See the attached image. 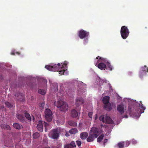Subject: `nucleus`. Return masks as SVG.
Segmentation results:
<instances>
[{"label": "nucleus", "mask_w": 148, "mask_h": 148, "mask_svg": "<svg viewBox=\"0 0 148 148\" xmlns=\"http://www.w3.org/2000/svg\"><path fill=\"white\" fill-rule=\"evenodd\" d=\"M145 109V107L143 105L141 101H140V103L132 102L129 104L128 110L130 114L133 116H139L141 114L144 112Z\"/></svg>", "instance_id": "f257e3e1"}, {"label": "nucleus", "mask_w": 148, "mask_h": 148, "mask_svg": "<svg viewBox=\"0 0 148 148\" xmlns=\"http://www.w3.org/2000/svg\"><path fill=\"white\" fill-rule=\"evenodd\" d=\"M89 136L88 137L87 140L88 142L93 141L95 138H97L103 131L102 130H99L97 128L92 127L91 128Z\"/></svg>", "instance_id": "f03ea898"}, {"label": "nucleus", "mask_w": 148, "mask_h": 148, "mask_svg": "<svg viewBox=\"0 0 148 148\" xmlns=\"http://www.w3.org/2000/svg\"><path fill=\"white\" fill-rule=\"evenodd\" d=\"M56 106L59 108L61 111H64L68 109V105L67 103L62 101H58Z\"/></svg>", "instance_id": "7ed1b4c3"}, {"label": "nucleus", "mask_w": 148, "mask_h": 148, "mask_svg": "<svg viewBox=\"0 0 148 148\" xmlns=\"http://www.w3.org/2000/svg\"><path fill=\"white\" fill-rule=\"evenodd\" d=\"M60 132L58 128L53 129L49 133V136L53 139H57L59 136Z\"/></svg>", "instance_id": "20e7f679"}, {"label": "nucleus", "mask_w": 148, "mask_h": 148, "mask_svg": "<svg viewBox=\"0 0 148 148\" xmlns=\"http://www.w3.org/2000/svg\"><path fill=\"white\" fill-rule=\"evenodd\" d=\"M45 68L48 70L50 71H57L62 68L60 64V63L56 64H52L51 65H47L45 66Z\"/></svg>", "instance_id": "39448f33"}, {"label": "nucleus", "mask_w": 148, "mask_h": 148, "mask_svg": "<svg viewBox=\"0 0 148 148\" xmlns=\"http://www.w3.org/2000/svg\"><path fill=\"white\" fill-rule=\"evenodd\" d=\"M129 32L127 27L123 26L121 28V36L123 39H125L129 35Z\"/></svg>", "instance_id": "423d86ee"}, {"label": "nucleus", "mask_w": 148, "mask_h": 148, "mask_svg": "<svg viewBox=\"0 0 148 148\" xmlns=\"http://www.w3.org/2000/svg\"><path fill=\"white\" fill-rule=\"evenodd\" d=\"M45 116L47 121L50 122L52 119V113L51 110L49 109H45Z\"/></svg>", "instance_id": "0eeeda50"}, {"label": "nucleus", "mask_w": 148, "mask_h": 148, "mask_svg": "<svg viewBox=\"0 0 148 148\" xmlns=\"http://www.w3.org/2000/svg\"><path fill=\"white\" fill-rule=\"evenodd\" d=\"M127 113L126 106L121 103V119L124 118H127L128 116Z\"/></svg>", "instance_id": "6e6552de"}, {"label": "nucleus", "mask_w": 148, "mask_h": 148, "mask_svg": "<svg viewBox=\"0 0 148 148\" xmlns=\"http://www.w3.org/2000/svg\"><path fill=\"white\" fill-rule=\"evenodd\" d=\"M89 35V32L83 29H81L79 32L78 36L81 39L87 37Z\"/></svg>", "instance_id": "1a4fd4ad"}, {"label": "nucleus", "mask_w": 148, "mask_h": 148, "mask_svg": "<svg viewBox=\"0 0 148 148\" xmlns=\"http://www.w3.org/2000/svg\"><path fill=\"white\" fill-rule=\"evenodd\" d=\"M76 147L74 141H72L70 143H66L64 146V148H74Z\"/></svg>", "instance_id": "9d476101"}, {"label": "nucleus", "mask_w": 148, "mask_h": 148, "mask_svg": "<svg viewBox=\"0 0 148 148\" xmlns=\"http://www.w3.org/2000/svg\"><path fill=\"white\" fill-rule=\"evenodd\" d=\"M37 128L39 131L42 132L43 131V122L42 121H39L37 125Z\"/></svg>", "instance_id": "9b49d317"}, {"label": "nucleus", "mask_w": 148, "mask_h": 148, "mask_svg": "<svg viewBox=\"0 0 148 148\" xmlns=\"http://www.w3.org/2000/svg\"><path fill=\"white\" fill-rule=\"evenodd\" d=\"M84 101L83 99L81 98H78L76 100L75 104L76 106H78L83 104Z\"/></svg>", "instance_id": "f8f14e48"}, {"label": "nucleus", "mask_w": 148, "mask_h": 148, "mask_svg": "<svg viewBox=\"0 0 148 148\" xmlns=\"http://www.w3.org/2000/svg\"><path fill=\"white\" fill-rule=\"evenodd\" d=\"M130 142L128 141H126L125 142L122 141L121 142V148H123L124 147H127L130 145Z\"/></svg>", "instance_id": "ddd939ff"}, {"label": "nucleus", "mask_w": 148, "mask_h": 148, "mask_svg": "<svg viewBox=\"0 0 148 148\" xmlns=\"http://www.w3.org/2000/svg\"><path fill=\"white\" fill-rule=\"evenodd\" d=\"M71 116L73 117H76L78 116V113L75 109H73L71 111Z\"/></svg>", "instance_id": "4468645a"}, {"label": "nucleus", "mask_w": 148, "mask_h": 148, "mask_svg": "<svg viewBox=\"0 0 148 148\" xmlns=\"http://www.w3.org/2000/svg\"><path fill=\"white\" fill-rule=\"evenodd\" d=\"M98 67L101 70L105 69L106 68V65L104 63L101 62L98 64Z\"/></svg>", "instance_id": "2eb2a0df"}, {"label": "nucleus", "mask_w": 148, "mask_h": 148, "mask_svg": "<svg viewBox=\"0 0 148 148\" xmlns=\"http://www.w3.org/2000/svg\"><path fill=\"white\" fill-rule=\"evenodd\" d=\"M104 108L108 111H110L112 108L111 104L109 103L104 104Z\"/></svg>", "instance_id": "dca6fc26"}, {"label": "nucleus", "mask_w": 148, "mask_h": 148, "mask_svg": "<svg viewBox=\"0 0 148 148\" xmlns=\"http://www.w3.org/2000/svg\"><path fill=\"white\" fill-rule=\"evenodd\" d=\"M110 97H109L106 96L104 97L103 99V102L105 104L109 103Z\"/></svg>", "instance_id": "f3484780"}, {"label": "nucleus", "mask_w": 148, "mask_h": 148, "mask_svg": "<svg viewBox=\"0 0 148 148\" xmlns=\"http://www.w3.org/2000/svg\"><path fill=\"white\" fill-rule=\"evenodd\" d=\"M105 123L108 124H112L113 123V121L109 116H106L105 118Z\"/></svg>", "instance_id": "a211bd4d"}, {"label": "nucleus", "mask_w": 148, "mask_h": 148, "mask_svg": "<svg viewBox=\"0 0 148 148\" xmlns=\"http://www.w3.org/2000/svg\"><path fill=\"white\" fill-rule=\"evenodd\" d=\"M88 136V133L84 132L81 133L80 135V138L82 140H85Z\"/></svg>", "instance_id": "6ab92c4d"}, {"label": "nucleus", "mask_w": 148, "mask_h": 148, "mask_svg": "<svg viewBox=\"0 0 148 148\" xmlns=\"http://www.w3.org/2000/svg\"><path fill=\"white\" fill-rule=\"evenodd\" d=\"M16 117L21 122H24L25 118L21 114H17Z\"/></svg>", "instance_id": "aec40b11"}, {"label": "nucleus", "mask_w": 148, "mask_h": 148, "mask_svg": "<svg viewBox=\"0 0 148 148\" xmlns=\"http://www.w3.org/2000/svg\"><path fill=\"white\" fill-rule=\"evenodd\" d=\"M104 62L106 63L107 66L108 67V68H106V69L111 71L113 69V67L112 66L110 63L108 62L106 59L105 60V62Z\"/></svg>", "instance_id": "412c9836"}, {"label": "nucleus", "mask_w": 148, "mask_h": 148, "mask_svg": "<svg viewBox=\"0 0 148 148\" xmlns=\"http://www.w3.org/2000/svg\"><path fill=\"white\" fill-rule=\"evenodd\" d=\"M14 127L16 129L19 130L22 127V126L16 123H14L13 125Z\"/></svg>", "instance_id": "4be33fe9"}, {"label": "nucleus", "mask_w": 148, "mask_h": 148, "mask_svg": "<svg viewBox=\"0 0 148 148\" xmlns=\"http://www.w3.org/2000/svg\"><path fill=\"white\" fill-rule=\"evenodd\" d=\"M68 123L69 125L72 126H75L77 125V123L73 121H68Z\"/></svg>", "instance_id": "5701e85b"}, {"label": "nucleus", "mask_w": 148, "mask_h": 148, "mask_svg": "<svg viewBox=\"0 0 148 148\" xmlns=\"http://www.w3.org/2000/svg\"><path fill=\"white\" fill-rule=\"evenodd\" d=\"M141 70L145 73L148 72V68L146 65H145L143 67H142L141 68Z\"/></svg>", "instance_id": "b1692460"}, {"label": "nucleus", "mask_w": 148, "mask_h": 148, "mask_svg": "<svg viewBox=\"0 0 148 148\" xmlns=\"http://www.w3.org/2000/svg\"><path fill=\"white\" fill-rule=\"evenodd\" d=\"M78 131L77 129L76 128L72 129L69 131V132L71 134H75Z\"/></svg>", "instance_id": "393cba45"}, {"label": "nucleus", "mask_w": 148, "mask_h": 148, "mask_svg": "<svg viewBox=\"0 0 148 148\" xmlns=\"http://www.w3.org/2000/svg\"><path fill=\"white\" fill-rule=\"evenodd\" d=\"M104 135L103 134H102L100 136L97 138V141L98 143L101 142L102 140Z\"/></svg>", "instance_id": "a878e982"}, {"label": "nucleus", "mask_w": 148, "mask_h": 148, "mask_svg": "<svg viewBox=\"0 0 148 148\" xmlns=\"http://www.w3.org/2000/svg\"><path fill=\"white\" fill-rule=\"evenodd\" d=\"M24 114L26 118L28 120L31 121V117L29 114L26 112H25Z\"/></svg>", "instance_id": "bb28decb"}, {"label": "nucleus", "mask_w": 148, "mask_h": 148, "mask_svg": "<svg viewBox=\"0 0 148 148\" xmlns=\"http://www.w3.org/2000/svg\"><path fill=\"white\" fill-rule=\"evenodd\" d=\"M38 93L42 95H45L46 92V91L45 90L43 89H39L38 91Z\"/></svg>", "instance_id": "cd10ccee"}, {"label": "nucleus", "mask_w": 148, "mask_h": 148, "mask_svg": "<svg viewBox=\"0 0 148 148\" xmlns=\"http://www.w3.org/2000/svg\"><path fill=\"white\" fill-rule=\"evenodd\" d=\"M40 136V134L38 132H36L34 134L33 138L36 139L38 138Z\"/></svg>", "instance_id": "c85d7f7f"}, {"label": "nucleus", "mask_w": 148, "mask_h": 148, "mask_svg": "<svg viewBox=\"0 0 148 148\" xmlns=\"http://www.w3.org/2000/svg\"><path fill=\"white\" fill-rule=\"evenodd\" d=\"M5 105L8 108H12L13 105H12L10 103L8 102H6L5 103Z\"/></svg>", "instance_id": "c756f323"}, {"label": "nucleus", "mask_w": 148, "mask_h": 148, "mask_svg": "<svg viewBox=\"0 0 148 148\" xmlns=\"http://www.w3.org/2000/svg\"><path fill=\"white\" fill-rule=\"evenodd\" d=\"M96 59H99L98 61L101 60V62H105V60L106 59L101 58L99 56L96 57Z\"/></svg>", "instance_id": "7c9ffc66"}, {"label": "nucleus", "mask_w": 148, "mask_h": 148, "mask_svg": "<svg viewBox=\"0 0 148 148\" xmlns=\"http://www.w3.org/2000/svg\"><path fill=\"white\" fill-rule=\"evenodd\" d=\"M99 119L102 121L103 123H105V118L103 115H101L99 117Z\"/></svg>", "instance_id": "2f4dec72"}, {"label": "nucleus", "mask_w": 148, "mask_h": 148, "mask_svg": "<svg viewBox=\"0 0 148 148\" xmlns=\"http://www.w3.org/2000/svg\"><path fill=\"white\" fill-rule=\"evenodd\" d=\"M76 143L77 145L79 147H80L81 144V142L80 140H77L76 141Z\"/></svg>", "instance_id": "473e14b6"}, {"label": "nucleus", "mask_w": 148, "mask_h": 148, "mask_svg": "<svg viewBox=\"0 0 148 148\" xmlns=\"http://www.w3.org/2000/svg\"><path fill=\"white\" fill-rule=\"evenodd\" d=\"M42 122H43V124L44 125L45 128L47 127L49 125L46 122H45L44 121H42Z\"/></svg>", "instance_id": "72a5a7b5"}, {"label": "nucleus", "mask_w": 148, "mask_h": 148, "mask_svg": "<svg viewBox=\"0 0 148 148\" xmlns=\"http://www.w3.org/2000/svg\"><path fill=\"white\" fill-rule=\"evenodd\" d=\"M59 70H58L57 71H58L59 72V74H60L61 75L63 74L64 72L65 71L64 70H63L61 71H59Z\"/></svg>", "instance_id": "f704fd0d"}, {"label": "nucleus", "mask_w": 148, "mask_h": 148, "mask_svg": "<svg viewBox=\"0 0 148 148\" xmlns=\"http://www.w3.org/2000/svg\"><path fill=\"white\" fill-rule=\"evenodd\" d=\"M92 113L91 112H89L88 113V116L90 118H92Z\"/></svg>", "instance_id": "c9c22d12"}, {"label": "nucleus", "mask_w": 148, "mask_h": 148, "mask_svg": "<svg viewBox=\"0 0 148 148\" xmlns=\"http://www.w3.org/2000/svg\"><path fill=\"white\" fill-rule=\"evenodd\" d=\"M21 97L22 98V99H21V98H20V99H19V98H17V100H19V101H23V98H24V96L23 95H21Z\"/></svg>", "instance_id": "e433bc0d"}, {"label": "nucleus", "mask_w": 148, "mask_h": 148, "mask_svg": "<svg viewBox=\"0 0 148 148\" xmlns=\"http://www.w3.org/2000/svg\"><path fill=\"white\" fill-rule=\"evenodd\" d=\"M5 127L8 130H10L11 129V128L10 126L8 125H5Z\"/></svg>", "instance_id": "4c0bfd02"}, {"label": "nucleus", "mask_w": 148, "mask_h": 148, "mask_svg": "<svg viewBox=\"0 0 148 148\" xmlns=\"http://www.w3.org/2000/svg\"><path fill=\"white\" fill-rule=\"evenodd\" d=\"M117 110L119 112H120V105H119L117 106Z\"/></svg>", "instance_id": "58836bf2"}, {"label": "nucleus", "mask_w": 148, "mask_h": 148, "mask_svg": "<svg viewBox=\"0 0 148 148\" xmlns=\"http://www.w3.org/2000/svg\"><path fill=\"white\" fill-rule=\"evenodd\" d=\"M116 147H118L119 148H120V142L118 144L116 145Z\"/></svg>", "instance_id": "ea45409f"}, {"label": "nucleus", "mask_w": 148, "mask_h": 148, "mask_svg": "<svg viewBox=\"0 0 148 148\" xmlns=\"http://www.w3.org/2000/svg\"><path fill=\"white\" fill-rule=\"evenodd\" d=\"M1 127L2 129L5 128V125L4 124H2L1 125Z\"/></svg>", "instance_id": "a19ab883"}, {"label": "nucleus", "mask_w": 148, "mask_h": 148, "mask_svg": "<svg viewBox=\"0 0 148 148\" xmlns=\"http://www.w3.org/2000/svg\"><path fill=\"white\" fill-rule=\"evenodd\" d=\"M108 140L107 139H105L104 140V141L103 143V144L104 145H105V144L106 143H107V142H108Z\"/></svg>", "instance_id": "79ce46f5"}, {"label": "nucleus", "mask_w": 148, "mask_h": 148, "mask_svg": "<svg viewBox=\"0 0 148 148\" xmlns=\"http://www.w3.org/2000/svg\"><path fill=\"white\" fill-rule=\"evenodd\" d=\"M66 62H65L62 65V67H64V66H66L67 65Z\"/></svg>", "instance_id": "37998d69"}, {"label": "nucleus", "mask_w": 148, "mask_h": 148, "mask_svg": "<svg viewBox=\"0 0 148 148\" xmlns=\"http://www.w3.org/2000/svg\"><path fill=\"white\" fill-rule=\"evenodd\" d=\"M45 105V103H42L41 104V107L42 108H43Z\"/></svg>", "instance_id": "c03bdc74"}, {"label": "nucleus", "mask_w": 148, "mask_h": 148, "mask_svg": "<svg viewBox=\"0 0 148 148\" xmlns=\"http://www.w3.org/2000/svg\"><path fill=\"white\" fill-rule=\"evenodd\" d=\"M97 114H96L95 115V120H96L97 119Z\"/></svg>", "instance_id": "a18cd8bd"}, {"label": "nucleus", "mask_w": 148, "mask_h": 148, "mask_svg": "<svg viewBox=\"0 0 148 148\" xmlns=\"http://www.w3.org/2000/svg\"><path fill=\"white\" fill-rule=\"evenodd\" d=\"M65 135L66 136H69V133H66Z\"/></svg>", "instance_id": "49530a36"}, {"label": "nucleus", "mask_w": 148, "mask_h": 148, "mask_svg": "<svg viewBox=\"0 0 148 148\" xmlns=\"http://www.w3.org/2000/svg\"><path fill=\"white\" fill-rule=\"evenodd\" d=\"M11 54L12 55H15V53L13 52L11 53Z\"/></svg>", "instance_id": "de8ad7c7"}, {"label": "nucleus", "mask_w": 148, "mask_h": 148, "mask_svg": "<svg viewBox=\"0 0 148 148\" xmlns=\"http://www.w3.org/2000/svg\"><path fill=\"white\" fill-rule=\"evenodd\" d=\"M47 128H45V131L46 132L47 131Z\"/></svg>", "instance_id": "09e8293b"}, {"label": "nucleus", "mask_w": 148, "mask_h": 148, "mask_svg": "<svg viewBox=\"0 0 148 148\" xmlns=\"http://www.w3.org/2000/svg\"><path fill=\"white\" fill-rule=\"evenodd\" d=\"M117 95L118 96V99H119V98H120V97H119V95L117 94Z\"/></svg>", "instance_id": "8fccbe9b"}, {"label": "nucleus", "mask_w": 148, "mask_h": 148, "mask_svg": "<svg viewBox=\"0 0 148 148\" xmlns=\"http://www.w3.org/2000/svg\"><path fill=\"white\" fill-rule=\"evenodd\" d=\"M16 53L18 54H19V53L18 52H17Z\"/></svg>", "instance_id": "3c124183"}, {"label": "nucleus", "mask_w": 148, "mask_h": 148, "mask_svg": "<svg viewBox=\"0 0 148 148\" xmlns=\"http://www.w3.org/2000/svg\"><path fill=\"white\" fill-rule=\"evenodd\" d=\"M103 126V125H102V124L101 125V127H102Z\"/></svg>", "instance_id": "603ef678"}, {"label": "nucleus", "mask_w": 148, "mask_h": 148, "mask_svg": "<svg viewBox=\"0 0 148 148\" xmlns=\"http://www.w3.org/2000/svg\"><path fill=\"white\" fill-rule=\"evenodd\" d=\"M56 87H57V88H58V85H57H57H56Z\"/></svg>", "instance_id": "864d4df0"}, {"label": "nucleus", "mask_w": 148, "mask_h": 148, "mask_svg": "<svg viewBox=\"0 0 148 148\" xmlns=\"http://www.w3.org/2000/svg\"><path fill=\"white\" fill-rule=\"evenodd\" d=\"M18 96H19V95H18V94H17V97H18Z\"/></svg>", "instance_id": "5fc2aeb1"}, {"label": "nucleus", "mask_w": 148, "mask_h": 148, "mask_svg": "<svg viewBox=\"0 0 148 148\" xmlns=\"http://www.w3.org/2000/svg\"><path fill=\"white\" fill-rule=\"evenodd\" d=\"M54 104H55V106H56V102H55Z\"/></svg>", "instance_id": "6e6d98bb"}]
</instances>
